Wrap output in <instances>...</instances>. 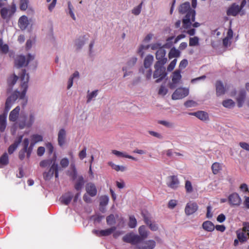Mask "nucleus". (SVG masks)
<instances>
[{
	"instance_id": "nucleus-1",
	"label": "nucleus",
	"mask_w": 249,
	"mask_h": 249,
	"mask_svg": "<svg viewBox=\"0 0 249 249\" xmlns=\"http://www.w3.org/2000/svg\"><path fill=\"white\" fill-rule=\"evenodd\" d=\"M21 81L20 87L22 91H16L15 94H13L9 97L5 103V111L7 112L11 107L12 104L19 97L20 99H23L26 95V91L28 87V83L29 79V76L26 73L25 70H22L19 76Z\"/></svg>"
},
{
	"instance_id": "nucleus-2",
	"label": "nucleus",
	"mask_w": 249,
	"mask_h": 249,
	"mask_svg": "<svg viewBox=\"0 0 249 249\" xmlns=\"http://www.w3.org/2000/svg\"><path fill=\"white\" fill-rule=\"evenodd\" d=\"M39 165L42 168H46L51 166L48 171H45L43 173V177L44 180H50L53 177L54 174L55 178H58L59 168L56 162L55 155H54L52 159L41 160L39 163Z\"/></svg>"
},
{
	"instance_id": "nucleus-3",
	"label": "nucleus",
	"mask_w": 249,
	"mask_h": 249,
	"mask_svg": "<svg viewBox=\"0 0 249 249\" xmlns=\"http://www.w3.org/2000/svg\"><path fill=\"white\" fill-rule=\"evenodd\" d=\"M160 64L159 62H156L155 65V71L153 73V78H157L156 83H159L167 76V72L164 65Z\"/></svg>"
},
{
	"instance_id": "nucleus-4",
	"label": "nucleus",
	"mask_w": 249,
	"mask_h": 249,
	"mask_svg": "<svg viewBox=\"0 0 249 249\" xmlns=\"http://www.w3.org/2000/svg\"><path fill=\"white\" fill-rule=\"evenodd\" d=\"M29 141L28 139L25 138L23 142V148L19 152L18 157L20 160H23L25 157V153H27V158H29L33 150L34 143H31L29 146Z\"/></svg>"
},
{
	"instance_id": "nucleus-5",
	"label": "nucleus",
	"mask_w": 249,
	"mask_h": 249,
	"mask_svg": "<svg viewBox=\"0 0 249 249\" xmlns=\"http://www.w3.org/2000/svg\"><path fill=\"white\" fill-rule=\"evenodd\" d=\"M34 58V55H32L31 54H28L27 60L24 55H18L15 60V65L18 68L26 66Z\"/></svg>"
},
{
	"instance_id": "nucleus-6",
	"label": "nucleus",
	"mask_w": 249,
	"mask_h": 249,
	"mask_svg": "<svg viewBox=\"0 0 249 249\" xmlns=\"http://www.w3.org/2000/svg\"><path fill=\"white\" fill-rule=\"evenodd\" d=\"M196 11L194 10H189L182 19L183 27L185 29L189 28L192 22L195 20Z\"/></svg>"
},
{
	"instance_id": "nucleus-7",
	"label": "nucleus",
	"mask_w": 249,
	"mask_h": 249,
	"mask_svg": "<svg viewBox=\"0 0 249 249\" xmlns=\"http://www.w3.org/2000/svg\"><path fill=\"white\" fill-rule=\"evenodd\" d=\"M189 94V89L186 88H179L173 93L172 98L173 100L182 99Z\"/></svg>"
},
{
	"instance_id": "nucleus-8",
	"label": "nucleus",
	"mask_w": 249,
	"mask_h": 249,
	"mask_svg": "<svg viewBox=\"0 0 249 249\" xmlns=\"http://www.w3.org/2000/svg\"><path fill=\"white\" fill-rule=\"evenodd\" d=\"M139 236L137 234H135L132 232L126 234L123 237L124 242L130 243L132 245H136L139 243Z\"/></svg>"
},
{
	"instance_id": "nucleus-9",
	"label": "nucleus",
	"mask_w": 249,
	"mask_h": 249,
	"mask_svg": "<svg viewBox=\"0 0 249 249\" xmlns=\"http://www.w3.org/2000/svg\"><path fill=\"white\" fill-rule=\"evenodd\" d=\"M181 71L179 70H177L173 73L172 78V82L169 85L170 89H173L177 87V84H178L181 79Z\"/></svg>"
},
{
	"instance_id": "nucleus-10",
	"label": "nucleus",
	"mask_w": 249,
	"mask_h": 249,
	"mask_svg": "<svg viewBox=\"0 0 249 249\" xmlns=\"http://www.w3.org/2000/svg\"><path fill=\"white\" fill-rule=\"evenodd\" d=\"M197 204L194 201L187 203L185 208V213L187 215L194 214L198 210Z\"/></svg>"
},
{
	"instance_id": "nucleus-11",
	"label": "nucleus",
	"mask_w": 249,
	"mask_h": 249,
	"mask_svg": "<svg viewBox=\"0 0 249 249\" xmlns=\"http://www.w3.org/2000/svg\"><path fill=\"white\" fill-rule=\"evenodd\" d=\"M164 48H160L156 53V58L158 60L157 62H159L161 64H165L167 61V58L165 57L166 51Z\"/></svg>"
},
{
	"instance_id": "nucleus-12",
	"label": "nucleus",
	"mask_w": 249,
	"mask_h": 249,
	"mask_svg": "<svg viewBox=\"0 0 249 249\" xmlns=\"http://www.w3.org/2000/svg\"><path fill=\"white\" fill-rule=\"evenodd\" d=\"M179 184V181L177 176L173 175L168 177L167 182L168 187L175 190L178 188Z\"/></svg>"
},
{
	"instance_id": "nucleus-13",
	"label": "nucleus",
	"mask_w": 249,
	"mask_h": 249,
	"mask_svg": "<svg viewBox=\"0 0 249 249\" xmlns=\"http://www.w3.org/2000/svg\"><path fill=\"white\" fill-rule=\"evenodd\" d=\"M240 10L238 7V5L235 3H232L227 9L226 14L228 16H236L240 12Z\"/></svg>"
},
{
	"instance_id": "nucleus-14",
	"label": "nucleus",
	"mask_w": 249,
	"mask_h": 249,
	"mask_svg": "<svg viewBox=\"0 0 249 249\" xmlns=\"http://www.w3.org/2000/svg\"><path fill=\"white\" fill-rule=\"evenodd\" d=\"M156 242L153 240H149L142 242L138 246V249H153L156 247Z\"/></svg>"
},
{
	"instance_id": "nucleus-15",
	"label": "nucleus",
	"mask_w": 249,
	"mask_h": 249,
	"mask_svg": "<svg viewBox=\"0 0 249 249\" xmlns=\"http://www.w3.org/2000/svg\"><path fill=\"white\" fill-rule=\"evenodd\" d=\"M228 200L231 205H239L241 202L240 196L236 193L230 195L228 197Z\"/></svg>"
},
{
	"instance_id": "nucleus-16",
	"label": "nucleus",
	"mask_w": 249,
	"mask_h": 249,
	"mask_svg": "<svg viewBox=\"0 0 249 249\" xmlns=\"http://www.w3.org/2000/svg\"><path fill=\"white\" fill-rule=\"evenodd\" d=\"M35 121V117L34 114H31L29 116V119L26 122L25 120L21 121L19 122L18 125L20 129H23L24 127H31Z\"/></svg>"
},
{
	"instance_id": "nucleus-17",
	"label": "nucleus",
	"mask_w": 249,
	"mask_h": 249,
	"mask_svg": "<svg viewBox=\"0 0 249 249\" xmlns=\"http://www.w3.org/2000/svg\"><path fill=\"white\" fill-rule=\"evenodd\" d=\"M66 132L64 129H61L58 133V143L62 147L66 142Z\"/></svg>"
},
{
	"instance_id": "nucleus-18",
	"label": "nucleus",
	"mask_w": 249,
	"mask_h": 249,
	"mask_svg": "<svg viewBox=\"0 0 249 249\" xmlns=\"http://www.w3.org/2000/svg\"><path fill=\"white\" fill-rule=\"evenodd\" d=\"M86 190L87 193L92 197L95 196L97 193L95 185L91 182L87 183Z\"/></svg>"
},
{
	"instance_id": "nucleus-19",
	"label": "nucleus",
	"mask_w": 249,
	"mask_h": 249,
	"mask_svg": "<svg viewBox=\"0 0 249 249\" xmlns=\"http://www.w3.org/2000/svg\"><path fill=\"white\" fill-rule=\"evenodd\" d=\"M139 233L140 234V235H139V241L140 243L147 238L149 234V231L146 230L144 226H141L139 227Z\"/></svg>"
},
{
	"instance_id": "nucleus-20",
	"label": "nucleus",
	"mask_w": 249,
	"mask_h": 249,
	"mask_svg": "<svg viewBox=\"0 0 249 249\" xmlns=\"http://www.w3.org/2000/svg\"><path fill=\"white\" fill-rule=\"evenodd\" d=\"M72 197V193L69 192L63 195L60 198V200L62 204L67 205L70 203Z\"/></svg>"
},
{
	"instance_id": "nucleus-21",
	"label": "nucleus",
	"mask_w": 249,
	"mask_h": 249,
	"mask_svg": "<svg viewBox=\"0 0 249 249\" xmlns=\"http://www.w3.org/2000/svg\"><path fill=\"white\" fill-rule=\"evenodd\" d=\"M20 109V107L19 106H17L11 111L9 116V119L10 121L15 122L17 121L19 115Z\"/></svg>"
},
{
	"instance_id": "nucleus-22",
	"label": "nucleus",
	"mask_w": 249,
	"mask_h": 249,
	"mask_svg": "<svg viewBox=\"0 0 249 249\" xmlns=\"http://www.w3.org/2000/svg\"><path fill=\"white\" fill-rule=\"evenodd\" d=\"M246 93L245 90H241L239 92L238 97L236 98L237 105L239 107H242L246 98Z\"/></svg>"
},
{
	"instance_id": "nucleus-23",
	"label": "nucleus",
	"mask_w": 249,
	"mask_h": 249,
	"mask_svg": "<svg viewBox=\"0 0 249 249\" xmlns=\"http://www.w3.org/2000/svg\"><path fill=\"white\" fill-rule=\"evenodd\" d=\"M190 114L195 116L202 121H206L209 119L208 114L203 111H198L196 112L192 113Z\"/></svg>"
},
{
	"instance_id": "nucleus-24",
	"label": "nucleus",
	"mask_w": 249,
	"mask_h": 249,
	"mask_svg": "<svg viewBox=\"0 0 249 249\" xmlns=\"http://www.w3.org/2000/svg\"><path fill=\"white\" fill-rule=\"evenodd\" d=\"M18 24L21 30H25L29 24L27 17L26 16H21L18 19Z\"/></svg>"
},
{
	"instance_id": "nucleus-25",
	"label": "nucleus",
	"mask_w": 249,
	"mask_h": 249,
	"mask_svg": "<svg viewBox=\"0 0 249 249\" xmlns=\"http://www.w3.org/2000/svg\"><path fill=\"white\" fill-rule=\"evenodd\" d=\"M215 87L217 96H219L225 94L226 90L221 81H217Z\"/></svg>"
},
{
	"instance_id": "nucleus-26",
	"label": "nucleus",
	"mask_w": 249,
	"mask_h": 249,
	"mask_svg": "<svg viewBox=\"0 0 249 249\" xmlns=\"http://www.w3.org/2000/svg\"><path fill=\"white\" fill-rule=\"evenodd\" d=\"M202 228L208 232H212L215 229V226L212 222L210 221H204L202 225Z\"/></svg>"
},
{
	"instance_id": "nucleus-27",
	"label": "nucleus",
	"mask_w": 249,
	"mask_h": 249,
	"mask_svg": "<svg viewBox=\"0 0 249 249\" xmlns=\"http://www.w3.org/2000/svg\"><path fill=\"white\" fill-rule=\"evenodd\" d=\"M88 37H86V36H80L79 38L75 40V45L77 50H79L83 47L84 45L86 40L88 39Z\"/></svg>"
},
{
	"instance_id": "nucleus-28",
	"label": "nucleus",
	"mask_w": 249,
	"mask_h": 249,
	"mask_svg": "<svg viewBox=\"0 0 249 249\" xmlns=\"http://www.w3.org/2000/svg\"><path fill=\"white\" fill-rule=\"evenodd\" d=\"M22 136L19 137L18 140L16 141L13 144H11L8 149V152L9 154H12L17 148L18 145L22 141Z\"/></svg>"
},
{
	"instance_id": "nucleus-29",
	"label": "nucleus",
	"mask_w": 249,
	"mask_h": 249,
	"mask_svg": "<svg viewBox=\"0 0 249 249\" xmlns=\"http://www.w3.org/2000/svg\"><path fill=\"white\" fill-rule=\"evenodd\" d=\"M190 9V5L189 2H185L180 5L178 9L179 13L182 14L187 13Z\"/></svg>"
},
{
	"instance_id": "nucleus-30",
	"label": "nucleus",
	"mask_w": 249,
	"mask_h": 249,
	"mask_svg": "<svg viewBox=\"0 0 249 249\" xmlns=\"http://www.w3.org/2000/svg\"><path fill=\"white\" fill-rule=\"evenodd\" d=\"M237 237L239 241L241 243L245 242L247 240L246 233L242 230H238L236 231Z\"/></svg>"
},
{
	"instance_id": "nucleus-31",
	"label": "nucleus",
	"mask_w": 249,
	"mask_h": 249,
	"mask_svg": "<svg viewBox=\"0 0 249 249\" xmlns=\"http://www.w3.org/2000/svg\"><path fill=\"white\" fill-rule=\"evenodd\" d=\"M154 60V57L152 55H148L144 60V66L145 68H149Z\"/></svg>"
},
{
	"instance_id": "nucleus-32",
	"label": "nucleus",
	"mask_w": 249,
	"mask_h": 249,
	"mask_svg": "<svg viewBox=\"0 0 249 249\" xmlns=\"http://www.w3.org/2000/svg\"><path fill=\"white\" fill-rule=\"evenodd\" d=\"M84 184V180L82 176L79 177L75 185L74 188L77 191L81 190Z\"/></svg>"
},
{
	"instance_id": "nucleus-33",
	"label": "nucleus",
	"mask_w": 249,
	"mask_h": 249,
	"mask_svg": "<svg viewBox=\"0 0 249 249\" xmlns=\"http://www.w3.org/2000/svg\"><path fill=\"white\" fill-rule=\"evenodd\" d=\"M6 126V117L5 115H0V131L3 132Z\"/></svg>"
},
{
	"instance_id": "nucleus-34",
	"label": "nucleus",
	"mask_w": 249,
	"mask_h": 249,
	"mask_svg": "<svg viewBox=\"0 0 249 249\" xmlns=\"http://www.w3.org/2000/svg\"><path fill=\"white\" fill-rule=\"evenodd\" d=\"M180 54V52L179 51L174 47L170 50L168 54V57L169 59H172L174 57H178Z\"/></svg>"
},
{
	"instance_id": "nucleus-35",
	"label": "nucleus",
	"mask_w": 249,
	"mask_h": 249,
	"mask_svg": "<svg viewBox=\"0 0 249 249\" xmlns=\"http://www.w3.org/2000/svg\"><path fill=\"white\" fill-rule=\"evenodd\" d=\"M9 163L8 156L6 153H4L0 158V168L8 164Z\"/></svg>"
},
{
	"instance_id": "nucleus-36",
	"label": "nucleus",
	"mask_w": 249,
	"mask_h": 249,
	"mask_svg": "<svg viewBox=\"0 0 249 249\" xmlns=\"http://www.w3.org/2000/svg\"><path fill=\"white\" fill-rule=\"evenodd\" d=\"M116 229V227L115 226L111 227L110 228L101 230V236H107L112 234Z\"/></svg>"
},
{
	"instance_id": "nucleus-37",
	"label": "nucleus",
	"mask_w": 249,
	"mask_h": 249,
	"mask_svg": "<svg viewBox=\"0 0 249 249\" xmlns=\"http://www.w3.org/2000/svg\"><path fill=\"white\" fill-rule=\"evenodd\" d=\"M0 51L2 53L6 54L9 51V47L7 44H3L2 39H0Z\"/></svg>"
},
{
	"instance_id": "nucleus-38",
	"label": "nucleus",
	"mask_w": 249,
	"mask_h": 249,
	"mask_svg": "<svg viewBox=\"0 0 249 249\" xmlns=\"http://www.w3.org/2000/svg\"><path fill=\"white\" fill-rule=\"evenodd\" d=\"M222 105L226 108H232L235 106V103L231 99H227L222 102Z\"/></svg>"
},
{
	"instance_id": "nucleus-39",
	"label": "nucleus",
	"mask_w": 249,
	"mask_h": 249,
	"mask_svg": "<svg viewBox=\"0 0 249 249\" xmlns=\"http://www.w3.org/2000/svg\"><path fill=\"white\" fill-rule=\"evenodd\" d=\"M108 164L109 166H110L113 169H114L116 171H121L123 172L126 169L125 167L124 166L116 165L112 162H109Z\"/></svg>"
},
{
	"instance_id": "nucleus-40",
	"label": "nucleus",
	"mask_w": 249,
	"mask_h": 249,
	"mask_svg": "<svg viewBox=\"0 0 249 249\" xmlns=\"http://www.w3.org/2000/svg\"><path fill=\"white\" fill-rule=\"evenodd\" d=\"M32 142L31 143H34V145L38 142L43 141V137L38 134H34L31 136Z\"/></svg>"
},
{
	"instance_id": "nucleus-41",
	"label": "nucleus",
	"mask_w": 249,
	"mask_h": 249,
	"mask_svg": "<svg viewBox=\"0 0 249 249\" xmlns=\"http://www.w3.org/2000/svg\"><path fill=\"white\" fill-rule=\"evenodd\" d=\"M221 169V166L219 163L214 162L212 166V170L213 173L216 175L218 173L220 170Z\"/></svg>"
},
{
	"instance_id": "nucleus-42",
	"label": "nucleus",
	"mask_w": 249,
	"mask_h": 249,
	"mask_svg": "<svg viewBox=\"0 0 249 249\" xmlns=\"http://www.w3.org/2000/svg\"><path fill=\"white\" fill-rule=\"evenodd\" d=\"M107 223L109 226L114 225L116 223V220L113 214H111L107 217Z\"/></svg>"
},
{
	"instance_id": "nucleus-43",
	"label": "nucleus",
	"mask_w": 249,
	"mask_h": 249,
	"mask_svg": "<svg viewBox=\"0 0 249 249\" xmlns=\"http://www.w3.org/2000/svg\"><path fill=\"white\" fill-rule=\"evenodd\" d=\"M199 44V38L197 36L190 37L189 39V46H195Z\"/></svg>"
},
{
	"instance_id": "nucleus-44",
	"label": "nucleus",
	"mask_w": 249,
	"mask_h": 249,
	"mask_svg": "<svg viewBox=\"0 0 249 249\" xmlns=\"http://www.w3.org/2000/svg\"><path fill=\"white\" fill-rule=\"evenodd\" d=\"M128 225L130 228H134L136 226L137 220L134 216L132 215L129 217Z\"/></svg>"
},
{
	"instance_id": "nucleus-45",
	"label": "nucleus",
	"mask_w": 249,
	"mask_h": 249,
	"mask_svg": "<svg viewBox=\"0 0 249 249\" xmlns=\"http://www.w3.org/2000/svg\"><path fill=\"white\" fill-rule=\"evenodd\" d=\"M28 0H20V9L22 11L26 10L28 6Z\"/></svg>"
},
{
	"instance_id": "nucleus-46",
	"label": "nucleus",
	"mask_w": 249,
	"mask_h": 249,
	"mask_svg": "<svg viewBox=\"0 0 249 249\" xmlns=\"http://www.w3.org/2000/svg\"><path fill=\"white\" fill-rule=\"evenodd\" d=\"M142 4L143 2L142 1L138 6L134 7L132 10V13L135 15H139L141 12Z\"/></svg>"
},
{
	"instance_id": "nucleus-47",
	"label": "nucleus",
	"mask_w": 249,
	"mask_h": 249,
	"mask_svg": "<svg viewBox=\"0 0 249 249\" xmlns=\"http://www.w3.org/2000/svg\"><path fill=\"white\" fill-rule=\"evenodd\" d=\"M109 198L107 196H103L100 197V205L101 206H106L108 202Z\"/></svg>"
},
{
	"instance_id": "nucleus-48",
	"label": "nucleus",
	"mask_w": 249,
	"mask_h": 249,
	"mask_svg": "<svg viewBox=\"0 0 249 249\" xmlns=\"http://www.w3.org/2000/svg\"><path fill=\"white\" fill-rule=\"evenodd\" d=\"M167 44H165L162 46L161 44L160 43H156L151 44L150 45V47L152 50H159V49H160V48H167Z\"/></svg>"
},
{
	"instance_id": "nucleus-49",
	"label": "nucleus",
	"mask_w": 249,
	"mask_h": 249,
	"mask_svg": "<svg viewBox=\"0 0 249 249\" xmlns=\"http://www.w3.org/2000/svg\"><path fill=\"white\" fill-rule=\"evenodd\" d=\"M68 9H69V14H70L71 17V18L73 20H75L76 19V18H75V15L73 12V7L70 1L68 2Z\"/></svg>"
},
{
	"instance_id": "nucleus-50",
	"label": "nucleus",
	"mask_w": 249,
	"mask_h": 249,
	"mask_svg": "<svg viewBox=\"0 0 249 249\" xmlns=\"http://www.w3.org/2000/svg\"><path fill=\"white\" fill-rule=\"evenodd\" d=\"M185 188L187 193H191L193 191V187L192 183L190 181H186Z\"/></svg>"
},
{
	"instance_id": "nucleus-51",
	"label": "nucleus",
	"mask_w": 249,
	"mask_h": 249,
	"mask_svg": "<svg viewBox=\"0 0 249 249\" xmlns=\"http://www.w3.org/2000/svg\"><path fill=\"white\" fill-rule=\"evenodd\" d=\"M167 92H168L167 89L164 86L162 85L160 86V87L159 89V90L158 91V94L159 95H160L162 96H164L167 94Z\"/></svg>"
},
{
	"instance_id": "nucleus-52",
	"label": "nucleus",
	"mask_w": 249,
	"mask_h": 249,
	"mask_svg": "<svg viewBox=\"0 0 249 249\" xmlns=\"http://www.w3.org/2000/svg\"><path fill=\"white\" fill-rule=\"evenodd\" d=\"M158 123L168 128H171L174 126V124L172 123L166 121H159Z\"/></svg>"
},
{
	"instance_id": "nucleus-53",
	"label": "nucleus",
	"mask_w": 249,
	"mask_h": 249,
	"mask_svg": "<svg viewBox=\"0 0 249 249\" xmlns=\"http://www.w3.org/2000/svg\"><path fill=\"white\" fill-rule=\"evenodd\" d=\"M177 62V59H174L173 60H172L169 65L168 66L167 70L168 71H172L175 68L176 63Z\"/></svg>"
},
{
	"instance_id": "nucleus-54",
	"label": "nucleus",
	"mask_w": 249,
	"mask_h": 249,
	"mask_svg": "<svg viewBox=\"0 0 249 249\" xmlns=\"http://www.w3.org/2000/svg\"><path fill=\"white\" fill-rule=\"evenodd\" d=\"M87 148L86 147H84L83 149L79 152L78 154V156L79 159L81 160H83L84 158L86 157L87 156Z\"/></svg>"
},
{
	"instance_id": "nucleus-55",
	"label": "nucleus",
	"mask_w": 249,
	"mask_h": 249,
	"mask_svg": "<svg viewBox=\"0 0 249 249\" xmlns=\"http://www.w3.org/2000/svg\"><path fill=\"white\" fill-rule=\"evenodd\" d=\"M18 79V77L16 74H14L12 76L9 78L8 80V82L11 85H14L16 84Z\"/></svg>"
},
{
	"instance_id": "nucleus-56",
	"label": "nucleus",
	"mask_w": 249,
	"mask_h": 249,
	"mask_svg": "<svg viewBox=\"0 0 249 249\" xmlns=\"http://www.w3.org/2000/svg\"><path fill=\"white\" fill-rule=\"evenodd\" d=\"M197 103L193 100H188L184 103V106L186 107H191L196 106Z\"/></svg>"
},
{
	"instance_id": "nucleus-57",
	"label": "nucleus",
	"mask_w": 249,
	"mask_h": 249,
	"mask_svg": "<svg viewBox=\"0 0 249 249\" xmlns=\"http://www.w3.org/2000/svg\"><path fill=\"white\" fill-rule=\"evenodd\" d=\"M243 231L246 233L247 235L248 236L249 238V222H244L243 224Z\"/></svg>"
},
{
	"instance_id": "nucleus-58",
	"label": "nucleus",
	"mask_w": 249,
	"mask_h": 249,
	"mask_svg": "<svg viewBox=\"0 0 249 249\" xmlns=\"http://www.w3.org/2000/svg\"><path fill=\"white\" fill-rule=\"evenodd\" d=\"M47 150L50 155L52 154L53 151L54 147L51 142H47L45 144Z\"/></svg>"
},
{
	"instance_id": "nucleus-59",
	"label": "nucleus",
	"mask_w": 249,
	"mask_h": 249,
	"mask_svg": "<svg viewBox=\"0 0 249 249\" xmlns=\"http://www.w3.org/2000/svg\"><path fill=\"white\" fill-rule=\"evenodd\" d=\"M98 90H96L92 91L90 94H89L88 96L87 102L89 103L92 100V99L95 97H96L97 95Z\"/></svg>"
},
{
	"instance_id": "nucleus-60",
	"label": "nucleus",
	"mask_w": 249,
	"mask_h": 249,
	"mask_svg": "<svg viewBox=\"0 0 249 249\" xmlns=\"http://www.w3.org/2000/svg\"><path fill=\"white\" fill-rule=\"evenodd\" d=\"M8 10L6 8H2L0 10V15L2 18L6 19L7 18Z\"/></svg>"
},
{
	"instance_id": "nucleus-61",
	"label": "nucleus",
	"mask_w": 249,
	"mask_h": 249,
	"mask_svg": "<svg viewBox=\"0 0 249 249\" xmlns=\"http://www.w3.org/2000/svg\"><path fill=\"white\" fill-rule=\"evenodd\" d=\"M60 163L62 168H66L69 165V161L67 158H63L60 160Z\"/></svg>"
},
{
	"instance_id": "nucleus-62",
	"label": "nucleus",
	"mask_w": 249,
	"mask_h": 249,
	"mask_svg": "<svg viewBox=\"0 0 249 249\" xmlns=\"http://www.w3.org/2000/svg\"><path fill=\"white\" fill-rule=\"evenodd\" d=\"M149 47V45H147V46H144L142 45H141L138 50V53L141 55V56L142 57L144 54L143 50H146V49H148Z\"/></svg>"
},
{
	"instance_id": "nucleus-63",
	"label": "nucleus",
	"mask_w": 249,
	"mask_h": 249,
	"mask_svg": "<svg viewBox=\"0 0 249 249\" xmlns=\"http://www.w3.org/2000/svg\"><path fill=\"white\" fill-rule=\"evenodd\" d=\"M177 204V201L176 200L172 199L170 200L168 204V207L170 209H174Z\"/></svg>"
},
{
	"instance_id": "nucleus-64",
	"label": "nucleus",
	"mask_w": 249,
	"mask_h": 249,
	"mask_svg": "<svg viewBox=\"0 0 249 249\" xmlns=\"http://www.w3.org/2000/svg\"><path fill=\"white\" fill-rule=\"evenodd\" d=\"M148 226H149V228L151 230L153 231H156L158 230V225L156 224L155 222H151Z\"/></svg>"
}]
</instances>
